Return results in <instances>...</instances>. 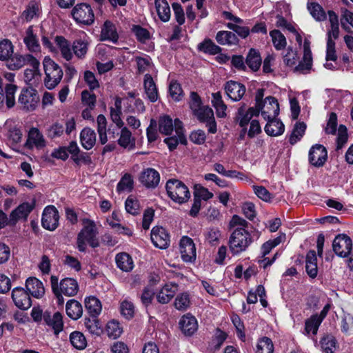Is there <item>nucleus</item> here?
<instances>
[{
  "label": "nucleus",
  "mask_w": 353,
  "mask_h": 353,
  "mask_svg": "<svg viewBox=\"0 0 353 353\" xmlns=\"http://www.w3.org/2000/svg\"><path fill=\"white\" fill-rule=\"evenodd\" d=\"M198 50L206 54L215 55L221 52V48L216 45L211 39H205L198 45Z\"/></svg>",
  "instance_id": "40"
},
{
  "label": "nucleus",
  "mask_w": 353,
  "mask_h": 353,
  "mask_svg": "<svg viewBox=\"0 0 353 353\" xmlns=\"http://www.w3.org/2000/svg\"><path fill=\"white\" fill-rule=\"evenodd\" d=\"M120 136L117 140L118 144L124 149L132 150L135 148V139L132 132L127 127L121 128Z\"/></svg>",
  "instance_id": "25"
},
{
  "label": "nucleus",
  "mask_w": 353,
  "mask_h": 353,
  "mask_svg": "<svg viewBox=\"0 0 353 353\" xmlns=\"http://www.w3.org/2000/svg\"><path fill=\"white\" fill-rule=\"evenodd\" d=\"M267 120L268 123L265 126V131L268 135L276 137L283 133L285 127L280 120L276 118Z\"/></svg>",
  "instance_id": "31"
},
{
  "label": "nucleus",
  "mask_w": 353,
  "mask_h": 353,
  "mask_svg": "<svg viewBox=\"0 0 353 353\" xmlns=\"http://www.w3.org/2000/svg\"><path fill=\"white\" fill-rule=\"evenodd\" d=\"M125 207L127 212L132 215H137L140 212V205L139 201L132 196H129L126 199Z\"/></svg>",
  "instance_id": "62"
},
{
  "label": "nucleus",
  "mask_w": 353,
  "mask_h": 353,
  "mask_svg": "<svg viewBox=\"0 0 353 353\" xmlns=\"http://www.w3.org/2000/svg\"><path fill=\"white\" fill-rule=\"evenodd\" d=\"M46 136L50 139H55L60 137L64 132L63 124L55 122L48 126L45 130Z\"/></svg>",
  "instance_id": "48"
},
{
  "label": "nucleus",
  "mask_w": 353,
  "mask_h": 353,
  "mask_svg": "<svg viewBox=\"0 0 353 353\" xmlns=\"http://www.w3.org/2000/svg\"><path fill=\"white\" fill-rule=\"evenodd\" d=\"M303 56L302 61H301L294 68V72L301 74L308 73L312 65V57Z\"/></svg>",
  "instance_id": "64"
},
{
  "label": "nucleus",
  "mask_w": 353,
  "mask_h": 353,
  "mask_svg": "<svg viewBox=\"0 0 353 353\" xmlns=\"http://www.w3.org/2000/svg\"><path fill=\"white\" fill-rule=\"evenodd\" d=\"M40 63L37 60V65L35 66H31L32 68H27L24 71L25 81L28 82L30 84H34L38 81L41 77L39 71Z\"/></svg>",
  "instance_id": "50"
},
{
  "label": "nucleus",
  "mask_w": 353,
  "mask_h": 353,
  "mask_svg": "<svg viewBox=\"0 0 353 353\" xmlns=\"http://www.w3.org/2000/svg\"><path fill=\"white\" fill-rule=\"evenodd\" d=\"M71 14L79 24L91 26L94 22V14L91 6L86 3L77 4L72 10Z\"/></svg>",
  "instance_id": "5"
},
{
  "label": "nucleus",
  "mask_w": 353,
  "mask_h": 353,
  "mask_svg": "<svg viewBox=\"0 0 353 353\" xmlns=\"http://www.w3.org/2000/svg\"><path fill=\"white\" fill-rule=\"evenodd\" d=\"M321 323L322 321L319 319L317 314L312 315L305 322V332L306 334H310V333L314 335L316 334Z\"/></svg>",
  "instance_id": "44"
},
{
  "label": "nucleus",
  "mask_w": 353,
  "mask_h": 353,
  "mask_svg": "<svg viewBox=\"0 0 353 353\" xmlns=\"http://www.w3.org/2000/svg\"><path fill=\"white\" fill-rule=\"evenodd\" d=\"M82 223L83 227L77 235V245L79 251L84 252L86 250V243L92 248H97L99 243L97 239V230L94 222L83 219Z\"/></svg>",
  "instance_id": "1"
},
{
  "label": "nucleus",
  "mask_w": 353,
  "mask_h": 353,
  "mask_svg": "<svg viewBox=\"0 0 353 353\" xmlns=\"http://www.w3.org/2000/svg\"><path fill=\"white\" fill-rule=\"evenodd\" d=\"M46 145L47 142L42 132L37 128H30L24 147L29 150H42Z\"/></svg>",
  "instance_id": "9"
},
{
  "label": "nucleus",
  "mask_w": 353,
  "mask_h": 353,
  "mask_svg": "<svg viewBox=\"0 0 353 353\" xmlns=\"http://www.w3.org/2000/svg\"><path fill=\"white\" fill-rule=\"evenodd\" d=\"M26 292L37 299L41 298L45 294L42 282L36 277H30L26 281Z\"/></svg>",
  "instance_id": "24"
},
{
  "label": "nucleus",
  "mask_w": 353,
  "mask_h": 353,
  "mask_svg": "<svg viewBox=\"0 0 353 353\" xmlns=\"http://www.w3.org/2000/svg\"><path fill=\"white\" fill-rule=\"evenodd\" d=\"M45 72L44 85L48 90H52L61 82L63 72L61 67L50 57H46L43 61Z\"/></svg>",
  "instance_id": "3"
},
{
  "label": "nucleus",
  "mask_w": 353,
  "mask_h": 353,
  "mask_svg": "<svg viewBox=\"0 0 353 353\" xmlns=\"http://www.w3.org/2000/svg\"><path fill=\"white\" fill-rule=\"evenodd\" d=\"M212 103L216 110L217 117L220 118L225 117L226 116L227 105L223 102L219 92L212 94Z\"/></svg>",
  "instance_id": "39"
},
{
  "label": "nucleus",
  "mask_w": 353,
  "mask_h": 353,
  "mask_svg": "<svg viewBox=\"0 0 353 353\" xmlns=\"http://www.w3.org/2000/svg\"><path fill=\"white\" fill-rule=\"evenodd\" d=\"M252 243L251 234L246 229L236 228L229 238V250L233 255H238L245 252Z\"/></svg>",
  "instance_id": "2"
},
{
  "label": "nucleus",
  "mask_w": 353,
  "mask_h": 353,
  "mask_svg": "<svg viewBox=\"0 0 353 353\" xmlns=\"http://www.w3.org/2000/svg\"><path fill=\"white\" fill-rule=\"evenodd\" d=\"M70 341L72 345L78 350H83L87 345L85 336L78 331H74L70 334Z\"/></svg>",
  "instance_id": "47"
},
{
  "label": "nucleus",
  "mask_w": 353,
  "mask_h": 353,
  "mask_svg": "<svg viewBox=\"0 0 353 353\" xmlns=\"http://www.w3.org/2000/svg\"><path fill=\"white\" fill-rule=\"evenodd\" d=\"M259 111L265 119H270L276 118L279 114V105L274 97H268L265 98L263 105L258 107Z\"/></svg>",
  "instance_id": "16"
},
{
  "label": "nucleus",
  "mask_w": 353,
  "mask_h": 353,
  "mask_svg": "<svg viewBox=\"0 0 353 353\" xmlns=\"http://www.w3.org/2000/svg\"><path fill=\"white\" fill-rule=\"evenodd\" d=\"M155 7L159 19L167 22L170 19V8L166 0H154Z\"/></svg>",
  "instance_id": "37"
},
{
  "label": "nucleus",
  "mask_w": 353,
  "mask_h": 353,
  "mask_svg": "<svg viewBox=\"0 0 353 353\" xmlns=\"http://www.w3.org/2000/svg\"><path fill=\"white\" fill-rule=\"evenodd\" d=\"M23 42L29 51L32 52H40L41 47L37 36L33 32L32 26H30L27 29L26 36L23 38Z\"/></svg>",
  "instance_id": "27"
},
{
  "label": "nucleus",
  "mask_w": 353,
  "mask_h": 353,
  "mask_svg": "<svg viewBox=\"0 0 353 353\" xmlns=\"http://www.w3.org/2000/svg\"><path fill=\"white\" fill-rule=\"evenodd\" d=\"M55 41L61 52V56L67 61H70L73 57L72 48L70 43L63 37L57 36Z\"/></svg>",
  "instance_id": "36"
},
{
  "label": "nucleus",
  "mask_w": 353,
  "mask_h": 353,
  "mask_svg": "<svg viewBox=\"0 0 353 353\" xmlns=\"http://www.w3.org/2000/svg\"><path fill=\"white\" fill-rule=\"evenodd\" d=\"M59 215L57 208L53 205L47 206L43 212L41 224L48 230H54L59 225Z\"/></svg>",
  "instance_id": "12"
},
{
  "label": "nucleus",
  "mask_w": 353,
  "mask_h": 353,
  "mask_svg": "<svg viewBox=\"0 0 353 353\" xmlns=\"http://www.w3.org/2000/svg\"><path fill=\"white\" fill-rule=\"evenodd\" d=\"M323 353H333L336 347V339L332 335L323 336L320 341Z\"/></svg>",
  "instance_id": "55"
},
{
  "label": "nucleus",
  "mask_w": 353,
  "mask_h": 353,
  "mask_svg": "<svg viewBox=\"0 0 353 353\" xmlns=\"http://www.w3.org/2000/svg\"><path fill=\"white\" fill-rule=\"evenodd\" d=\"M174 123L169 116L160 117L159 120V130L165 135L170 134L174 129Z\"/></svg>",
  "instance_id": "46"
},
{
  "label": "nucleus",
  "mask_w": 353,
  "mask_h": 353,
  "mask_svg": "<svg viewBox=\"0 0 353 353\" xmlns=\"http://www.w3.org/2000/svg\"><path fill=\"white\" fill-rule=\"evenodd\" d=\"M274 345L272 340L268 337L261 339L257 345L256 353H273Z\"/></svg>",
  "instance_id": "53"
},
{
  "label": "nucleus",
  "mask_w": 353,
  "mask_h": 353,
  "mask_svg": "<svg viewBox=\"0 0 353 353\" xmlns=\"http://www.w3.org/2000/svg\"><path fill=\"white\" fill-rule=\"evenodd\" d=\"M12 53L13 46L9 40L5 39L0 42V60L7 61Z\"/></svg>",
  "instance_id": "56"
},
{
  "label": "nucleus",
  "mask_w": 353,
  "mask_h": 353,
  "mask_svg": "<svg viewBox=\"0 0 353 353\" xmlns=\"http://www.w3.org/2000/svg\"><path fill=\"white\" fill-rule=\"evenodd\" d=\"M259 114V110L254 108H247L245 104H242L238 109L236 119L241 127H245L254 116Z\"/></svg>",
  "instance_id": "21"
},
{
  "label": "nucleus",
  "mask_w": 353,
  "mask_h": 353,
  "mask_svg": "<svg viewBox=\"0 0 353 353\" xmlns=\"http://www.w3.org/2000/svg\"><path fill=\"white\" fill-rule=\"evenodd\" d=\"M39 102L37 91L32 88L23 89L19 97V103L21 108L26 111L35 110Z\"/></svg>",
  "instance_id": "8"
},
{
  "label": "nucleus",
  "mask_w": 353,
  "mask_h": 353,
  "mask_svg": "<svg viewBox=\"0 0 353 353\" xmlns=\"http://www.w3.org/2000/svg\"><path fill=\"white\" fill-rule=\"evenodd\" d=\"M39 5L35 1H30L26 10L22 12L21 18L26 21H30L34 17H39Z\"/></svg>",
  "instance_id": "42"
},
{
  "label": "nucleus",
  "mask_w": 353,
  "mask_h": 353,
  "mask_svg": "<svg viewBox=\"0 0 353 353\" xmlns=\"http://www.w3.org/2000/svg\"><path fill=\"white\" fill-rule=\"evenodd\" d=\"M225 90L230 99L234 101H239L245 94V86L242 83L231 80L225 84Z\"/></svg>",
  "instance_id": "19"
},
{
  "label": "nucleus",
  "mask_w": 353,
  "mask_h": 353,
  "mask_svg": "<svg viewBox=\"0 0 353 353\" xmlns=\"http://www.w3.org/2000/svg\"><path fill=\"white\" fill-rule=\"evenodd\" d=\"M85 307L92 317H97L101 312L102 306L100 301L95 296H90L85 299Z\"/></svg>",
  "instance_id": "34"
},
{
  "label": "nucleus",
  "mask_w": 353,
  "mask_h": 353,
  "mask_svg": "<svg viewBox=\"0 0 353 353\" xmlns=\"http://www.w3.org/2000/svg\"><path fill=\"white\" fill-rule=\"evenodd\" d=\"M306 129V125L303 122L296 123L290 136L289 142L291 145H294L303 137Z\"/></svg>",
  "instance_id": "45"
},
{
  "label": "nucleus",
  "mask_w": 353,
  "mask_h": 353,
  "mask_svg": "<svg viewBox=\"0 0 353 353\" xmlns=\"http://www.w3.org/2000/svg\"><path fill=\"white\" fill-rule=\"evenodd\" d=\"M119 36L114 25L110 21H105L101 32V39L109 40L117 43Z\"/></svg>",
  "instance_id": "30"
},
{
  "label": "nucleus",
  "mask_w": 353,
  "mask_h": 353,
  "mask_svg": "<svg viewBox=\"0 0 353 353\" xmlns=\"http://www.w3.org/2000/svg\"><path fill=\"white\" fill-rule=\"evenodd\" d=\"M181 332L186 336H192L198 330L196 319L190 314L183 315L179 322Z\"/></svg>",
  "instance_id": "18"
},
{
  "label": "nucleus",
  "mask_w": 353,
  "mask_h": 353,
  "mask_svg": "<svg viewBox=\"0 0 353 353\" xmlns=\"http://www.w3.org/2000/svg\"><path fill=\"white\" fill-rule=\"evenodd\" d=\"M131 30L137 39L141 43H145L146 41L150 39L149 31L141 26L133 25Z\"/></svg>",
  "instance_id": "57"
},
{
  "label": "nucleus",
  "mask_w": 353,
  "mask_h": 353,
  "mask_svg": "<svg viewBox=\"0 0 353 353\" xmlns=\"http://www.w3.org/2000/svg\"><path fill=\"white\" fill-rule=\"evenodd\" d=\"M310 163L317 168L323 166L327 159V152L326 148L321 144L313 145L309 151Z\"/></svg>",
  "instance_id": "14"
},
{
  "label": "nucleus",
  "mask_w": 353,
  "mask_h": 353,
  "mask_svg": "<svg viewBox=\"0 0 353 353\" xmlns=\"http://www.w3.org/2000/svg\"><path fill=\"white\" fill-rule=\"evenodd\" d=\"M33 203L25 202L19 205L16 209L12 211L10 214L8 224L14 225L21 219H26L28 214L34 208Z\"/></svg>",
  "instance_id": "22"
},
{
  "label": "nucleus",
  "mask_w": 353,
  "mask_h": 353,
  "mask_svg": "<svg viewBox=\"0 0 353 353\" xmlns=\"http://www.w3.org/2000/svg\"><path fill=\"white\" fill-rule=\"evenodd\" d=\"M180 252L181 259L184 262L193 263L196 260V246L193 240L184 236L180 241Z\"/></svg>",
  "instance_id": "10"
},
{
  "label": "nucleus",
  "mask_w": 353,
  "mask_h": 353,
  "mask_svg": "<svg viewBox=\"0 0 353 353\" xmlns=\"http://www.w3.org/2000/svg\"><path fill=\"white\" fill-rule=\"evenodd\" d=\"M97 132L100 143L104 145L108 141L107 137V119L103 114H99L97 119Z\"/></svg>",
  "instance_id": "41"
},
{
  "label": "nucleus",
  "mask_w": 353,
  "mask_h": 353,
  "mask_svg": "<svg viewBox=\"0 0 353 353\" xmlns=\"http://www.w3.org/2000/svg\"><path fill=\"white\" fill-rule=\"evenodd\" d=\"M190 305V300L187 293H182L175 299L174 306L178 310H186Z\"/></svg>",
  "instance_id": "60"
},
{
  "label": "nucleus",
  "mask_w": 353,
  "mask_h": 353,
  "mask_svg": "<svg viewBox=\"0 0 353 353\" xmlns=\"http://www.w3.org/2000/svg\"><path fill=\"white\" fill-rule=\"evenodd\" d=\"M151 241L154 245L160 249H166L170 243V235L163 227H154L151 231Z\"/></svg>",
  "instance_id": "15"
},
{
  "label": "nucleus",
  "mask_w": 353,
  "mask_h": 353,
  "mask_svg": "<svg viewBox=\"0 0 353 353\" xmlns=\"http://www.w3.org/2000/svg\"><path fill=\"white\" fill-rule=\"evenodd\" d=\"M245 63L252 71H257L261 65V57L259 52L251 48L247 54Z\"/></svg>",
  "instance_id": "35"
},
{
  "label": "nucleus",
  "mask_w": 353,
  "mask_h": 353,
  "mask_svg": "<svg viewBox=\"0 0 353 353\" xmlns=\"http://www.w3.org/2000/svg\"><path fill=\"white\" fill-rule=\"evenodd\" d=\"M307 9L312 16L319 21H324L326 19V14L323 8L316 3H308Z\"/></svg>",
  "instance_id": "54"
},
{
  "label": "nucleus",
  "mask_w": 353,
  "mask_h": 353,
  "mask_svg": "<svg viewBox=\"0 0 353 353\" xmlns=\"http://www.w3.org/2000/svg\"><path fill=\"white\" fill-rule=\"evenodd\" d=\"M120 310L121 315L127 319H130L134 316V304L128 300H124L121 303Z\"/></svg>",
  "instance_id": "63"
},
{
  "label": "nucleus",
  "mask_w": 353,
  "mask_h": 353,
  "mask_svg": "<svg viewBox=\"0 0 353 353\" xmlns=\"http://www.w3.org/2000/svg\"><path fill=\"white\" fill-rule=\"evenodd\" d=\"M79 290V285L77 281L72 278H65L60 282L61 291L64 295L68 296H73L76 295Z\"/></svg>",
  "instance_id": "26"
},
{
  "label": "nucleus",
  "mask_w": 353,
  "mask_h": 353,
  "mask_svg": "<svg viewBox=\"0 0 353 353\" xmlns=\"http://www.w3.org/2000/svg\"><path fill=\"white\" fill-rule=\"evenodd\" d=\"M352 242L351 239L345 234H338L332 243L334 253L340 257H346L352 250Z\"/></svg>",
  "instance_id": "7"
},
{
  "label": "nucleus",
  "mask_w": 353,
  "mask_h": 353,
  "mask_svg": "<svg viewBox=\"0 0 353 353\" xmlns=\"http://www.w3.org/2000/svg\"><path fill=\"white\" fill-rule=\"evenodd\" d=\"M43 320L48 326L53 329L56 335H58L63 329V316L59 312H55L52 316L49 312H45Z\"/></svg>",
  "instance_id": "23"
},
{
  "label": "nucleus",
  "mask_w": 353,
  "mask_h": 353,
  "mask_svg": "<svg viewBox=\"0 0 353 353\" xmlns=\"http://www.w3.org/2000/svg\"><path fill=\"white\" fill-rule=\"evenodd\" d=\"M72 48L76 57L83 59L88 52V43L82 39H77L73 42Z\"/></svg>",
  "instance_id": "51"
},
{
  "label": "nucleus",
  "mask_w": 353,
  "mask_h": 353,
  "mask_svg": "<svg viewBox=\"0 0 353 353\" xmlns=\"http://www.w3.org/2000/svg\"><path fill=\"white\" fill-rule=\"evenodd\" d=\"M174 130L176 136L168 137L164 140L170 150L176 149L179 143H186V139L183 132L182 122L178 119L174 120Z\"/></svg>",
  "instance_id": "20"
},
{
  "label": "nucleus",
  "mask_w": 353,
  "mask_h": 353,
  "mask_svg": "<svg viewBox=\"0 0 353 353\" xmlns=\"http://www.w3.org/2000/svg\"><path fill=\"white\" fill-rule=\"evenodd\" d=\"M193 114L200 122L205 123L210 133L214 134L216 132V123L212 108L208 106H203L194 112Z\"/></svg>",
  "instance_id": "11"
},
{
  "label": "nucleus",
  "mask_w": 353,
  "mask_h": 353,
  "mask_svg": "<svg viewBox=\"0 0 353 353\" xmlns=\"http://www.w3.org/2000/svg\"><path fill=\"white\" fill-rule=\"evenodd\" d=\"M80 140L85 150H90L96 143V133L92 129L85 128L80 134Z\"/></svg>",
  "instance_id": "29"
},
{
  "label": "nucleus",
  "mask_w": 353,
  "mask_h": 353,
  "mask_svg": "<svg viewBox=\"0 0 353 353\" xmlns=\"http://www.w3.org/2000/svg\"><path fill=\"white\" fill-rule=\"evenodd\" d=\"M270 35L276 50H281L285 48L287 45L286 39L279 30H272L270 32Z\"/></svg>",
  "instance_id": "49"
},
{
  "label": "nucleus",
  "mask_w": 353,
  "mask_h": 353,
  "mask_svg": "<svg viewBox=\"0 0 353 353\" xmlns=\"http://www.w3.org/2000/svg\"><path fill=\"white\" fill-rule=\"evenodd\" d=\"M106 332L109 337L114 339L119 338L123 332V327L119 321L112 320L107 323Z\"/></svg>",
  "instance_id": "52"
},
{
  "label": "nucleus",
  "mask_w": 353,
  "mask_h": 353,
  "mask_svg": "<svg viewBox=\"0 0 353 353\" xmlns=\"http://www.w3.org/2000/svg\"><path fill=\"white\" fill-rule=\"evenodd\" d=\"M133 188V180L129 174H125L118 183L117 186V192H130Z\"/></svg>",
  "instance_id": "59"
},
{
  "label": "nucleus",
  "mask_w": 353,
  "mask_h": 353,
  "mask_svg": "<svg viewBox=\"0 0 353 353\" xmlns=\"http://www.w3.org/2000/svg\"><path fill=\"white\" fill-rule=\"evenodd\" d=\"M139 181L146 188L154 189L160 182V174L155 169L148 168L141 172Z\"/></svg>",
  "instance_id": "13"
},
{
  "label": "nucleus",
  "mask_w": 353,
  "mask_h": 353,
  "mask_svg": "<svg viewBox=\"0 0 353 353\" xmlns=\"http://www.w3.org/2000/svg\"><path fill=\"white\" fill-rule=\"evenodd\" d=\"M176 286L173 288L165 285L157 294V301L162 304L168 303L174 296Z\"/></svg>",
  "instance_id": "43"
},
{
  "label": "nucleus",
  "mask_w": 353,
  "mask_h": 353,
  "mask_svg": "<svg viewBox=\"0 0 353 353\" xmlns=\"http://www.w3.org/2000/svg\"><path fill=\"white\" fill-rule=\"evenodd\" d=\"M12 299L14 305L21 310H26L32 305L30 295L23 288H14L12 291Z\"/></svg>",
  "instance_id": "17"
},
{
  "label": "nucleus",
  "mask_w": 353,
  "mask_h": 353,
  "mask_svg": "<svg viewBox=\"0 0 353 353\" xmlns=\"http://www.w3.org/2000/svg\"><path fill=\"white\" fill-rule=\"evenodd\" d=\"M85 326L87 330L92 334L99 336L101 332V327L99 321L96 317L85 319Z\"/></svg>",
  "instance_id": "61"
},
{
  "label": "nucleus",
  "mask_w": 353,
  "mask_h": 353,
  "mask_svg": "<svg viewBox=\"0 0 353 353\" xmlns=\"http://www.w3.org/2000/svg\"><path fill=\"white\" fill-rule=\"evenodd\" d=\"M145 92L151 102H155L159 97L157 88L151 75L146 74L144 76Z\"/></svg>",
  "instance_id": "28"
},
{
  "label": "nucleus",
  "mask_w": 353,
  "mask_h": 353,
  "mask_svg": "<svg viewBox=\"0 0 353 353\" xmlns=\"http://www.w3.org/2000/svg\"><path fill=\"white\" fill-rule=\"evenodd\" d=\"M67 315L74 320L79 319L83 313L81 304L74 299L68 301L65 305Z\"/></svg>",
  "instance_id": "32"
},
{
  "label": "nucleus",
  "mask_w": 353,
  "mask_h": 353,
  "mask_svg": "<svg viewBox=\"0 0 353 353\" xmlns=\"http://www.w3.org/2000/svg\"><path fill=\"white\" fill-rule=\"evenodd\" d=\"M116 263L117 267L123 271L129 272L133 268V261L131 256L125 252L117 254Z\"/></svg>",
  "instance_id": "38"
},
{
  "label": "nucleus",
  "mask_w": 353,
  "mask_h": 353,
  "mask_svg": "<svg viewBox=\"0 0 353 353\" xmlns=\"http://www.w3.org/2000/svg\"><path fill=\"white\" fill-rule=\"evenodd\" d=\"M165 189L168 196L175 203H186L190 197L188 187L178 179H169L166 183Z\"/></svg>",
  "instance_id": "4"
},
{
  "label": "nucleus",
  "mask_w": 353,
  "mask_h": 353,
  "mask_svg": "<svg viewBox=\"0 0 353 353\" xmlns=\"http://www.w3.org/2000/svg\"><path fill=\"white\" fill-rule=\"evenodd\" d=\"M216 41L222 46L225 45H236L239 42V39L235 33L230 31H219L216 35Z\"/></svg>",
  "instance_id": "33"
},
{
  "label": "nucleus",
  "mask_w": 353,
  "mask_h": 353,
  "mask_svg": "<svg viewBox=\"0 0 353 353\" xmlns=\"http://www.w3.org/2000/svg\"><path fill=\"white\" fill-rule=\"evenodd\" d=\"M17 89V85L14 84H7L5 88L6 102L8 108H12L15 104L14 94Z\"/></svg>",
  "instance_id": "58"
},
{
  "label": "nucleus",
  "mask_w": 353,
  "mask_h": 353,
  "mask_svg": "<svg viewBox=\"0 0 353 353\" xmlns=\"http://www.w3.org/2000/svg\"><path fill=\"white\" fill-rule=\"evenodd\" d=\"M26 64L30 66H35L37 65V59L30 54L24 55L14 54L6 61V65L11 70H19Z\"/></svg>",
  "instance_id": "6"
}]
</instances>
